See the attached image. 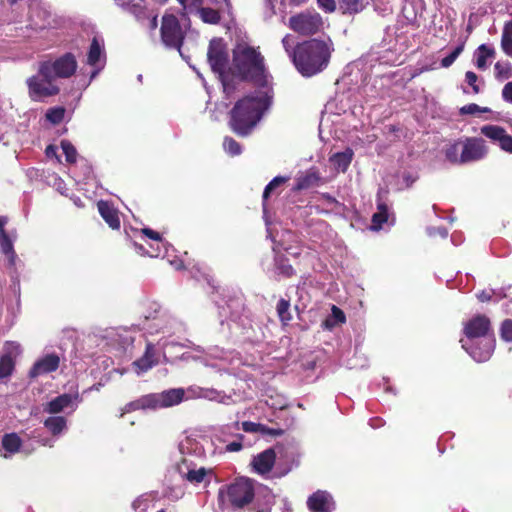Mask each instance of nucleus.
<instances>
[{"label":"nucleus","instance_id":"3","mask_svg":"<svg viewBox=\"0 0 512 512\" xmlns=\"http://www.w3.org/2000/svg\"><path fill=\"white\" fill-rule=\"evenodd\" d=\"M220 498L223 504L232 509H241L250 504L254 499L259 505L255 512H269L275 498L267 488L256 490L255 483L248 478H238L225 489L220 490Z\"/></svg>","mask_w":512,"mask_h":512},{"label":"nucleus","instance_id":"26","mask_svg":"<svg viewBox=\"0 0 512 512\" xmlns=\"http://www.w3.org/2000/svg\"><path fill=\"white\" fill-rule=\"evenodd\" d=\"M391 214L389 212L388 206L385 202L381 200L380 193L378 194V201H377V211L372 216V224H371V230L373 231H379L381 229H384L385 224H392L393 220H391Z\"/></svg>","mask_w":512,"mask_h":512},{"label":"nucleus","instance_id":"8","mask_svg":"<svg viewBox=\"0 0 512 512\" xmlns=\"http://www.w3.org/2000/svg\"><path fill=\"white\" fill-rule=\"evenodd\" d=\"M208 63L212 71L218 75L223 91L228 96L234 89L229 81L226 69L228 66V53L222 39H212L207 52Z\"/></svg>","mask_w":512,"mask_h":512},{"label":"nucleus","instance_id":"5","mask_svg":"<svg viewBox=\"0 0 512 512\" xmlns=\"http://www.w3.org/2000/svg\"><path fill=\"white\" fill-rule=\"evenodd\" d=\"M333 50V43L330 39L328 41L318 39L305 41L293 52V62L303 76L311 77L327 67Z\"/></svg>","mask_w":512,"mask_h":512},{"label":"nucleus","instance_id":"19","mask_svg":"<svg viewBox=\"0 0 512 512\" xmlns=\"http://www.w3.org/2000/svg\"><path fill=\"white\" fill-rule=\"evenodd\" d=\"M60 365V357L56 353H46L39 357L29 371V376L36 378L56 371Z\"/></svg>","mask_w":512,"mask_h":512},{"label":"nucleus","instance_id":"17","mask_svg":"<svg viewBox=\"0 0 512 512\" xmlns=\"http://www.w3.org/2000/svg\"><path fill=\"white\" fill-rule=\"evenodd\" d=\"M211 2L218 8L212 9L201 7L197 12V15L203 22L208 24H218L221 20L220 14L232 17L233 10L230 0H211Z\"/></svg>","mask_w":512,"mask_h":512},{"label":"nucleus","instance_id":"21","mask_svg":"<svg viewBox=\"0 0 512 512\" xmlns=\"http://www.w3.org/2000/svg\"><path fill=\"white\" fill-rule=\"evenodd\" d=\"M87 63L90 66L96 67V70L92 72L91 78H94L104 66V44L103 41H100L97 37H94L91 42Z\"/></svg>","mask_w":512,"mask_h":512},{"label":"nucleus","instance_id":"47","mask_svg":"<svg viewBox=\"0 0 512 512\" xmlns=\"http://www.w3.org/2000/svg\"><path fill=\"white\" fill-rule=\"evenodd\" d=\"M242 429L245 431V432H249V433H262L264 434L266 432V427L262 424H259V423H255V422H250V421H245L242 423Z\"/></svg>","mask_w":512,"mask_h":512},{"label":"nucleus","instance_id":"59","mask_svg":"<svg viewBox=\"0 0 512 512\" xmlns=\"http://www.w3.org/2000/svg\"><path fill=\"white\" fill-rule=\"evenodd\" d=\"M45 154L48 158H52V157H55L57 160H59L58 156H57V148L53 145H49L46 150H45Z\"/></svg>","mask_w":512,"mask_h":512},{"label":"nucleus","instance_id":"55","mask_svg":"<svg viewBox=\"0 0 512 512\" xmlns=\"http://www.w3.org/2000/svg\"><path fill=\"white\" fill-rule=\"evenodd\" d=\"M282 44H283V47L285 49V51L289 54V55H292V47L294 45V40H293V37L291 35H286L283 39H282Z\"/></svg>","mask_w":512,"mask_h":512},{"label":"nucleus","instance_id":"16","mask_svg":"<svg viewBox=\"0 0 512 512\" xmlns=\"http://www.w3.org/2000/svg\"><path fill=\"white\" fill-rule=\"evenodd\" d=\"M81 401L82 399L78 393H64L48 401L44 405L43 410L51 415H57L66 410H70L72 413L77 409Z\"/></svg>","mask_w":512,"mask_h":512},{"label":"nucleus","instance_id":"28","mask_svg":"<svg viewBox=\"0 0 512 512\" xmlns=\"http://www.w3.org/2000/svg\"><path fill=\"white\" fill-rule=\"evenodd\" d=\"M353 156V150L351 148H346L342 152H337L331 155L329 158V162L337 173H344L348 169L353 159Z\"/></svg>","mask_w":512,"mask_h":512},{"label":"nucleus","instance_id":"33","mask_svg":"<svg viewBox=\"0 0 512 512\" xmlns=\"http://www.w3.org/2000/svg\"><path fill=\"white\" fill-rule=\"evenodd\" d=\"M198 398H205L210 401H216L223 404H230L231 397L229 395L224 394L221 391L215 389H203L199 388L198 393L196 394Z\"/></svg>","mask_w":512,"mask_h":512},{"label":"nucleus","instance_id":"7","mask_svg":"<svg viewBox=\"0 0 512 512\" xmlns=\"http://www.w3.org/2000/svg\"><path fill=\"white\" fill-rule=\"evenodd\" d=\"M185 391L182 388H174L161 393H152L144 395L135 401L125 405L124 413L136 410H155L168 408L181 403L184 399Z\"/></svg>","mask_w":512,"mask_h":512},{"label":"nucleus","instance_id":"15","mask_svg":"<svg viewBox=\"0 0 512 512\" xmlns=\"http://www.w3.org/2000/svg\"><path fill=\"white\" fill-rule=\"evenodd\" d=\"M488 154V147L482 138L466 137L463 139L461 160L463 164L484 159Z\"/></svg>","mask_w":512,"mask_h":512},{"label":"nucleus","instance_id":"27","mask_svg":"<svg viewBox=\"0 0 512 512\" xmlns=\"http://www.w3.org/2000/svg\"><path fill=\"white\" fill-rule=\"evenodd\" d=\"M97 207L101 217L110 228L114 230L120 228V218L116 208H114L109 202L103 200L97 203Z\"/></svg>","mask_w":512,"mask_h":512},{"label":"nucleus","instance_id":"2","mask_svg":"<svg viewBox=\"0 0 512 512\" xmlns=\"http://www.w3.org/2000/svg\"><path fill=\"white\" fill-rule=\"evenodd\" d=\"M179 451L182 458L177 462L176 469L181 478L192 484L203 482L208 470L204 466H199L195 460L207 458L215 453L211 440L206 437H187L180 443Z\"/></svg>","mask_w":512,"mask_h":512},{"label":"nucleus","instance_id":"64","mask_svg":"<svg viewBox=\"0 0 512 512\" xmlns=\"http://www.w3.org/2000/svg\"><path fill=\"white\" fill-rule=\"evenodd\" d=\"M57 185V189L60 191L61 194H64V190H63V186H64V182L61 180V179H58V182L56 183Z\"/></svg>","mask_w":512,"mask_h":512},{"label":"nucleus","instance_id":"49","mask_svg":"<svg viewBox=\"0 0 512 512\" xmlns=\"http://www.w3.org/2000/svg\"><path fill=\"white\" fill-rule=\"evenodd\" d=\"M501 338L504 341H512V320H505L501 326Z\"/></svg>","mask_w":512,"mask_h":512},{"label":"nucleus","instance_id":"22","mask_svg":"<svg viewBox=\"0 0 512 512\" xmlns=\"http://www.w3.org/2000/svg\"><path fill=\"white\" fill-rule=\"evenodd\" d=\"M312 512H331L334 509V502L330 494L324 491H317L307 501Z\"/></svg>","mask_w":512,"mask_h":512},{"label":"nucleus","instance_id":"1","mask_svg":"<svg viewBox=\"0 0 512 512\" xmlns=\"http://www.w3.org/2000/svg\"><path fill=\"white\" fill-rule=\"evenodd\" d=\"M234 68L241 79L250 80L259 88L240 99L230 113L232 130L240 136H246L272 104V81L265 69L264 58L254 48L239 45L234 50Z\"/></svg>","mask_w":512,"mask_h":512},{"label":"nucleus","instance_id":"11","mask_svg":"<svg viewBox=\"0 0 512 512\" xmlns=\"http://www.w3.org/2000/svg\"><path fill=\"white\" fill-rule=\"evenodd\" d=\"M323 21L316 12L306 11L292 16L289 19V27L296 33L308 36L321 30Z\"/></svg>","mask_w":512,"mask_h":512},{"label":"nucleus","instance_id":"58","mask_svg":"<svg viewBox=\"0 0 512 512\" xmlns=\"http://www.w3.org/2000/svg\"><path fill=\"white\" fill-rule=\"evenodd\" d=\"M225 449L228 452H238L242 449V444L241 442L234 441L226 445Z\"/></svg>","mask_w":512,"mask_h":512},{"label":"nucleus","instance_id":"18","mask_svg":"<svg viewBox=\"0 0 512 512\" xmlns=\"http://www.w3.org/2000/svg\"><path fill=\"white\" fill-rule=\"evenodd\" d=\"M480 131L503 151L512 154V136L504 128L498 125H484Z\"/></svg>","mask_w":512,"mask_h":512},{"label":"nucleus","instance_id":"38","mask_svg":"<svg viewBox=\"0 0 512 512\" xmlns=\"http://www.w3.org/2000/svg\"><path fill=\"white\" fill-rule=\"evenodd\" d=\"M290 303L285 299H281L277 304V313L279 315L280 320L286 324L291 320V315L289 313Z\"/></svg>","mask_w":512,"mask_h":512},{"label":"nucleus","instance_id":"24","mask_svg":"<svg viewBox=\"0 0 512 512\" xmlns=\"http://www.w3.org/2000/svg\"><path fill=\"white\" fill-rule=\"evenodd\" d=\"M276 455L273 449H267L253 458L252 466L258 474L269 473L275 463Z\"/></svg>","mask_w":512,"mask_h":512},{"label":"nucleus","instance_id":"45","mask_svg":"<svg viewBox=\"0 0 512 512\" xmlns=\"http://www.w3.org/2000/svg\"><path fill=\"white\" fill-rule=\"evenodd\" d=\"M21 354V346L17 342H6L3 355H9L12 360Z\"/></svg>","mask_w":512,"mask_h":512},{"label":"nucleus","instance_id":"29","mask_svg":"<svg viewBox=\"0 0 512 512\" xmlns=\"http://www.w3.org/2000/svg\"><path fill=\"white\" fill-rule=\"evenodd\" d=\"M43 425L53 436L59 437L67 430V419L54 414L46 418Z\"/></svg>","mask_w":512,"mask_h":512},{"label":"nucleus","instance_id":"30","mask_svg":"<svg viewBox=\"0 0 512 512\" xmlns=\"http://www.w3.org/2000/svg\"><path fill=\"white\" fill-rule=\"evenodd\" d=\"M346 322L344 312L335 305L331 307V314L322 322V328L325 330H333L335 327Z\"/></svg>","mask_w":512,"mask_h":512},{"label":"nucleus","instance_id":"54","mask_svg":"<svg viewBox=\"0 0 512 512\" xmlns=\"http://www.w3.org/2000/svg\"><path fill=\"white\" fill-rule=\"evenodd\" d=\"M502 97L506 102L512 104V82H508L504 85L502 89Z\"/></svg>","mask_w":512,"mask_h":512},{"label":"nucleus","instance_id":"25","mask_svg":"<svg viewBox=\"0 0 512 512\" xmlns=\"http://www.w3.org/2000/svg\"><path fill=\"white\" fill-rule=\"evenodd\" d=\"M21 445L22 440L17 433H6L1 439L0 454L8 459L19 452Z\"/></svg>","mask_w":512,"mask_h":512},{"label":"nucleus","instance_id":"57","mask_svg":"<svg viewBox=\"0 0 512 512\" xmlns=\"http://www.w3.org/2000/svg\"><path fill=\"white\" fill-rule=\"evenodd\" d=\"M492 294H493L492 291L483 290V291H481L480 293L477 294V298L481 302H487V301L491 300Z\"/></svg>","mask_w":512,"mask_h":512},{"label":"nucleus","instance_id":"12","mask_svg":"<svg viewBox=\"0 0 512 512\" xmlns=\"http://www.w3.org/2000/svg\"><path fill=\"white\" fill-rule=\"evenodd\" d=\"M141 233L151 241L148 243V249H146L143 245H139L137 243L134 244L137 252L142 255H148L150 257H167L169 255L170 245L165 242L160 233L150 229L143 228L141 229Z\"/></svg>","mask_w":512,"mask_h":512},{"label":"nucleus","instance_id":"35","mask_svg":"<svg viewBox=\"0 0 512 512\" xmlns=\"http://www.w3.org/2000/svg\"><path fill=\"white\" fill-rule=\"evenodd\" d=\"M462 145L463 139H459L447 146L445 149V157L449 162L453 164H463L461 160Z\"/></svg>","mask_w":512,"mask_h":512},{"label":"nucleus","instance_id":"36","mask_svg":"<svg viewBox=\"0 0 512 512\" xmlns=\"http://www.w3.org/2000/svg\"><path fill=\"white\" fill-rule=\"evenodd\" d=\"M494 70L496 79L502 81L511 77L512 66L508 61H497Z\"/></svg>","mask_w":512,"mask_h":512},{"label":"nucleus","instance_id":"23","mask_svg":"<svg viewBox=\"0 0 512 512\" xmlns=\"http://www.w3.org/2000/svg\"><path fill=\"white\" fill-rule=\"evenodd\" d=\"M157 363L158 360L155 353V345L152 342H147L144 355L135 360L132 365L136 374L139 376L146 373Z\"/></svg>","mask_w":512,"mask_h":512},{"label":"nucleus","instance_id":"56","mask_svg":"<svg viewBox=\"0 0 512 512\" xmlns=\"http://www.w3.org/2000/svg\"><path fill=\"white\" fill-rule=\"evenodd\" d=\"M428 233L430 236L439 234L442 238H445L448 235V232L445 228H428Z\"/></svg>","mask_w":512,"mask_h":512},{"label":"nucleus","instance_id":"10","mask_svg":"<svg viewBox=\"0 0 512 512\" xmlns=\"http://www.w3.org/2000/svg\"><path fill=\"white\" fill-rule=\"evenodd\" d=\"M56 78L52 73L44 75L41 72V66L35 76L27 80L30 96L33 100H41L44 97L56 95L59 87L55 83Z\"/></svg>","mask_w":512,"mask_h":512},{"label":"nucleus","instance_id":"13","mask_svg":"<svg viewBox=\"0 0 512 512\" xmlns=\"http://www.w3.org/2000/svg\"><path fill=\"white\" fill-rule=\"evenodd\" d=\"M77 68L75 57L71 53H67L53 62H43L41 64V72L44 75L52 73L55 78H67L74 74Z\"/></svg>","mask_w":512,"mask_h":512},{"label":"nucleus","instance_id":"39","mask_svg":"<svg viewBox=\"0 0 512 512\" xmlns=\"http://www.w3.org/2000/svg\"><path fill=\"white\" fill-rule=\"evenodd\" d=\"M65 115V109L63 107H54L46 112V119L52 124H59Z\"/></svg>","mask_w":512,"mask_h":512},{"label":"nucleus","instance_id":"52","mask_svg":"<svg viewBox=\"0 0 512 512\" xmlns=\"http://www.w3.org/2000/svg\"><path fill=\"white\" fill-rule=\"evenodd\" d=\"M465 80L467 84L472 87V90L475 94L479 93L480 89L479 86L477 85L478 76L474 72L467 71L465 74Z\"/></svg>","mask_w":512,"mask_h":512},{"label":"nucleus","instance_id":"53","mask_svg":"<svg viewBox=\"0 0 512 512\" xmlns=\"http://www.w3.org/2000/svg\"><path fill=\"white\" fill-rule=\"evenodd\" d=\"M318 4L326 12H333L336 8L335 0H318Z\"/></svg>","mask_w":512,"mask_h":512},{"label":"nucleus","instance_id":"4","mask_svg":"<svg viewBox=\"0 0 512 512\" xmlns=\"http://www.w3.org/2000/svg\"><path fill=\"white\" fill-rule=\"evenodd\" d=\"M465 339H461L462 348L477 362L487 361L494 350L495 341L490 335V320L477 315L464 324Z\"/></svg>","mask_w":512,"mask_h":512},{"label":"nucleus","instance_id":"31","mask_svg":"<svg viewBox=\"0 0 512 512\" xmlns=\"http://www.w3.org/2000/svg\"><path fill=\"white\" fill-rule=\"evenodd\" d=\"M0 250L7 257L9 265L15 266L17 255L14 251V241L7 233L0 234Z\"/></svg>","mask_w":512,"mask_h":512},{"label":"nucleus","instance_id":"9","mask_svg":"<svg viewBox=\"0 0 512 512\" xmlns=\"http://www.w3.org/2000/svg\"><path fill=\"white\" fill-rule=\"evenodd\" d=\"M183 31L178 19L174 15H164L161 24V41L168 49H176L184 57L181 51Z\"/></svg>","mask_w":512,"mask_h":512},{"label":"nucleus","instance_id":"46","mask_svg":"<svg viewBox=\"0 0 512 512\" xmlns=\"http://www.w3.org/2000/svg\"><path fill=\"white\" fill-rule=\"evenodd\" d=\"M489 111H490L489 108L480 107L479 105L474 104V103L465 105L460 108V113L463 115L464 114L476 115L479 113H485V112H489Z\"/></svg>","mask_w":512,"mask_h":512},{"label":"nucleus","instance_id":"62","mask_svg":"<svg viewBox=\"0 0 512 512\" xmlns=\"http://www.w3.org/2000/svg\"><path fill=\"white\" fill-rule=\"evenodd\" d=\"M505 312L512 316V299L505 304Z\"/></svg>","mask_w":512,"mask_h":512},{"label":"nucleus","instance_id":"32","mask_svg":"<svg viewBox=\"0 0 512 512\" xmlns=\"http://www.w3.org/2000/svg\"><path fill=\"white\" fill-rule=\"evenodd\" d=\"M494 55V48L489 47L486 44H481L475 52L476 67L480 70H485L487 68V60L494 57Z\"/></svg>","mask_w":512,"mask_h":512},{"label":"nucleus","instance_id":"51","mask_svg":"<svg viewBox=\"0 0 512 512\" xmlns=\"http://www.w3.org/2000/svg\"><path fill=\"white\" fill-rule=\"evenodd\" d=\"M314 178V174H307L297 178L296 189L302 190L309 187Z\"/></svg>","mask_w":512,"mask_h":512},{"label":"nucleus","instance_id":"63","mask_svg":"<svg viewBox=\"0 0 512 512\" xmlns=\"http://www.w3.org/2000/svg\"><path fill=\"white\" fill-rule=\"evenodd\" d=\"M281 505H282L283 512H291V507L287 501L281 500Z\"/></svg>","mask_w":512,"mask_h":512},{"label":"nucleus","instance_id":"34","mask_svg":"<svg viewBox=\"0 0 512 512\" xmlns=\"http://www.w3.org/2000/svg\"><path fill=\"white\" fill-rule=\"evenodd\" d=\"M156 492H149L138 497L132 504L135 511L146 512L157 500Z\"/></svg>","mask_w":512,"mask_h":512},{"label":"nucleus","instance_id":"14","mask_svg":"<svg viewBox=\"0 0 512 512\" xmlns=\"http://www.w3.org/2000/svg\"><path fill=\"white\" fill-rule=\"evenodd\" d=\"M206 366L218 367L229 373L234 372L233 365L239 362L238 354L234 351H223L218 348L210 349L205 357H201Z\"/></svg>","mask_w":512,"mask_h":512},{"label":"nucleus","instance_id":"42","mask_svg":"<svg viewBox=\"0 0 512 512\" xmlns=\"http://www.w3.org/2000/svg\"><path fill=\"white\" fill-rule=\"evenodd\" d=\"M463 49H464V45L463 44L458 45L457 47H455L453 49V51L449 55H447L446 57H444L441 60V66L443 68L450 67L456 61V59L459 57V55L462 53Z\"/></svg>","mask_w":512,"mask_h":512},{"label":"nucleus","instance_id":"41","mask_svg":"<svg viewBox=\"0 0 512 512\" xmlns=\"http://www.w3.org/2000/svg\"><path fill=\"white\" fill-rule=\"evenodd\" d=\"M338 3L344 12L356 13L362 9V4L359 0H338Z\"/></svg>","mask_w":512,"mask_h":512},{"label":"nucleus","instance_id":"48","mask_svg":"<svg viewBox=\"0 0 512 512\" xmlns=\"http://www.w3.org/2000/svg\"><path fill=\"white\" fill-rule=\"evenodd\" d=\"M179 3L183 6V9L188 13L195 12L197 14L198 10L201 8L202 0H178Z\"/></svg>","mask_w":512,"mask_h":512},{"label":"nucleus","instance_id":"43","mask_svg":"<svg viewBox=\"0 0 512 512\" xmlns=\"http://www.w3.org/2000/svg\"><path fill=\"white\" fill-rule=\"evenodd\" d=\"M224 150L231 156H236L241 153V147L238 142L233 138L226 137L223 142Z\"/></svg>","mask_w":512,"mask_h":512},{"label":"nucleus","instance_id":"44","mask_svg":"<svg viewBox=\"0 0 512 512\" xmlns=\"http://www.w3.org/2000/svg\"><path fill=\"white\" fill-rule=\"evenodd\" d=\"M287 180H288L287 177H281V176H277V177L273 178L264 189V192H263L264 201L269 197L271 191H273L276 187L280 186Z\"/></svg>","mask_w":512,"mask_h":512},{"label":"nucleus","instance_id":"20","mask_svg":"<svg viewBox=\"0 0 512 512\" xmlns=\"http://www.w3.org/2000/svg\"><path fill=\"white\" fill-rule=\"evenodd\" d=\"M29 27L37 32L55 28L56 20L47 10L34 8L29 16Z\"/></svg>","mask_w":512,"mask_h":512},{"label":"nucleus","instance_id":"6","mask_svg":"<svg viewBox=\"0 0 512 512\" xmlns=\"http://www.w3.org/2000/svg\"><path fill=\"white\" fill-rule=\"evenodd\" d=\"M146 329L151 335H161L156 342L159 349L165 350L169 346L176 345L190 347L188 340L181 341L182 335L186 332L185 324L173 316L161 315L160 317H153Z\"/></svg>","mask_w":512,"mask_h":512},{"label":"nucleus","instance_id":"61","mask_svg":"<svg viewBox=\"0 0 512 512\" xmlns=\"http://www.w3.org/2000/svg\"><path fill=\"white\" fill-rule=\"evenodd\" d=\"M168 261L176 270H179L183 267V263L180 260H168Z\"/></svg>","mask_w":512,"mask_h":512},{"label":"nucleus","instance_id":"60","mask_svg":"<svg viewBox=\"0 0 512 512\" xmlns=\"http://www.w3.org/2000/svg\"><path fill=\"white\" fill-rule=\"evenodd\" d=\"M7 222H8L7 217L0 216V234H6L4 227L7 224Z\"/></svg>","mask_w":512,"mask_h":512},{"label":"nucleus","instance_id":"40","mask_svg":"<svg viewBox=\"0 0 512 512\" xmlns=\"http://www.w3.org/2000/svg\"><path fill=\"white\" fill-rule=\"evenodd\" d=\"M61 149H62L63 153L65 154L67 162L74 163L76 161L77 151H76L75 147L68 140L61 141Z\"/></svg>","mask_w":512,"mask_h":512},{"label":"nucleus","instance_id":"37","mask_svg":"<svg viewBox=\"0 0 512 512\" xmlns=\"http://www.w3.org/2000/svg\"><path fill=\"white\" fill-rule=\"evenodd\" d=\"M14 368V360L9 355H2L0 358V378L9 376Z\"/></svg>","mask_w":512,"mask_h":512},{"label":"nucleus","instance_id":"50","mask_svg":"<svg viewBox=\"0 0 512 512\" xmlns=\"http://www.w3.org/2000/svg\"><path fill=\"white\" fill-rule=\"evenodd\" d=\"M183 495H184V489L182 487H180V486L169 488L165 492V496L169 500H172V501H176V500L181 499L183 497Z\"/></svg>","mask_w":512,"mask_h":512}]
</instances>
